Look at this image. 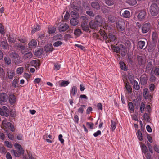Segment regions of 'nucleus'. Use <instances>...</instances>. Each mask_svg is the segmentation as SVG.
<instances>
[{
    "label": "nucleus",
    "mask_w": 159,
    "mask_h": 159,
    "mask_svg": "<svg viewBox=\"0 0 159 159\" xmlns=\"http://www.w3.org/2000/svg\"><path fill=\"white\" fill-rule=\"evenodd\" d=\"M31 65L34 66H38L39 62L37 60H33L31 62Z\"/></svg>",
    "instance_id": "obj_50"
},
{
    "label": "nucleus",
    "mask_w": 159,
    "mask_h": 159,
    "mask_svg": "<svg viewBox=\"0 0 159 159\" xmlns=\"http://www.w3.org/2000/svg\"><path fill=\"white\" fill-rule=\"evenodd\" d=\"M109 39L110 42L114 41L116 39L115 35L113 34L110 33L109 34Z\"/></svg>",
    "instance_id": "obj_33"
},
{
    "label": "nucleus",
    "mask_w": 159,
    "mask_h": 159,
    "mask_svg": "<svg viewBox=\"0 0 159 159\" xmlns=\"http://www.w3.org/2000/svg\"><path fill=\"white\" fill-rule=\"evenodd\" d=\"M86 107V106L84 105H82L78 109V111L81 114H82L84 112V109Z\"/></svg>",
    "instance_id": "obj_46"
},
{
    "label": "nucleus",
    "mask_w": 159,
    "mask_h": 159,
    "mask_svg": "<svg viewBox=\"0 0 159 159\" xmlns=\"http://www.w3.org/2000/svg\"><path fill=\"white\" fill-rule=\"evenodd\" d=\"M147 138L148 141L150 143H152L153 142L151 136V135L147 134Z\"/></svg>",
    "instance_id": "obj_63"
},
{
    "label": "nucleus",
    "mask_w": 159,
    "mask_h": 159,
    "mask_svg": "<svg viewBox=\"0 0 159 159\" xmlns=\"http://www.w3.org/2000/svg\"><path fill=\"white\" fill-rule=\"evenodd\" d=\"M145 42L144 41H140L138 43V47L141 49H142L145 45Z\"/></svg>",
    "instance_id": "obj_29"
},
{
    "label": "nucleus",
    "mask_w": 159,
    "mask_h": 159,
    "mask_svg": "<svg viewBox=\"0 0 159 159\" xmlns=\"http://www.w3.org/2000/svg\"><path fill=\"white\" fill-rule=\"evenodd\" d=\"M119 64L121 68V69L124 70L126 71L127 70V68L125 65V64L123 61L120 62Z\"/></svg>",
    "instance_id": "obj_32"
},
{
    "label": "nucleus",
    "mask_w": 159,
    "mask_h": 159,
    "mask_svg": "<svg viewBox=\"0 0 159 159\" xmlns=\"http://www.w3.org/2000/svg\"><path fill=\"white\" fill-rule=\"evenodd\" d=\"M48 33L49 34H52L54 33L56 30V28L54 27L50 26L48 27Z\"/></svg>",
    "instance_id": "obj_28"
},
{
    "label": "nucleus",
    "mask_w": 159,
    "mask_h": 159,
    "mask_svg": "<svg viewBox=\"0 0 159 159\" xmlns=\"http://www.w3.org/2000/svg\"><path fill=\"white\" fill-rule=\"evenodd\" d=\"M69 84V83L68 81L63 80L60 83L59 85L60 87H66Z\"/></svg>",
    "instance_id": "obj_37"
},
{
    "label": "nucleus",
    "mask_w": 159,
    "mask_h": 159,
    "mask_svg": "<svg viewBox=\"0 0 159 159\" xmlns=\"http://www.w3.org/2000/svg\"><path fill=\"white\" fill-rule=\"evenodd\" d=\"M69 28V26L66 23H62L59 27L58 29L60 32L66 31Z\"/></svg>",
    "instance_id": "obj_10"
},
{
    "label": "nucleus",
    "mask_w": 159,
    "mask_h": 159,
    "mask_svg": "<svg viewBox=\"0 0 159 159\" xmlns=\"http://www.w3.org/2000/svg\"><path fill=\"white\" fill-rule=\"evenodd\" d=\"M108 20L111 23H114L115 21V17L113 15H109L108 17Z\"/></svg>",
    "instance_id": "obj_39"
},
{
    "label": "nucleus",
    "mask_w": 159,
    "mask_h": 159,
    "mask_svg": "<svg viewBox=\"0 0 159 159\" xmlns=\"http://www.w3.org/2000/svg\"><path fill=\"white\" fill-rule=\"evenodd\" d=\"M62 37V35L60 34H57L54 37V39L56 40L60 39Z\"/></svg>",
    "instance_id": "obj_62"
},
{
    "label": "nucleus",
    "mask_w": 159,
    "mask_h": 159,
    "mask_svg": "<svg viewBox=\"0 0 159 159\" xmlns=\"http://www.w3.org/2000/svg\"><path fill=\"white\" fill-rule=\"evenodd\" d=\"M149 12L152 16H157L159 13V7L157 4L153 3L149 7Z\"/></svg>",
    "instance_id": "obj_3"
},
{
    "label": "nucleus",
    "mask_w": 159,
    "mask_h": 159,
    "mask_svg": "<svg viewBox=\"0 0 159 159\" xmlns=\"http://www.w3.org/2000/svg\"><path fill=\"white\" fill-rule=\"evenodd\" d=\"M2 124L3 126L5 127L6 129H9L12 132L15 131L14 126L11 123L4 120L2 121Z\"/></svg>",
    "instance_id": "obj_5"
},
{
    "label": "nucleus",
    "mask_w": 159,
    "mask_h": 159,
    "mask_svg": "<svg viewBox=\"0 0 159 159\" xmlns=\"http://www.w3.org/2000/svg\"><path fill=\"white\" fill-rule=\"evenodd\" d=\"M130 12L128 10H125L122 13V16L125 18H129L130 17Z\"/></svg>",
    "instance_id": "obj_31"
},
{
    "label": "nucleus",
    "mask_w": 159,
    "mask_h": 159,
    "mask_svg": "<svg viewBox=\"0 0 159 159\" xmlns=\"http://www.w3.org/2000/svg\"><path fill=\"white\" fill-rule=\"evenodd\" d=\"M14 146L17 150L13 149L11 151V152L13 153L15 157H19L23 155L24 150L22 148L21 145L16 143L14 144Z\"/></svg>",
    "instance_id": "obj_1"
},
{
    "label": "nucleus",
    "mask_w": 159,
    "mask_h": 159,
    "mask_svg": "<svg viewBox=\"0 0 159 159\" xmlns=\"http://www.w3.org/2000/svg\"><path fill=\"white\" fill-rule=\"evenodd\" d=\"M128 105V108H129L130 111L133 112L134 111V108L132 102H129Z\"/></svg>",
    "instance_id": "obj_38"
},
{
    "label": "nucleus",
    "mask_w": 159,
    "mask_h": 159,
    "mask_svg": "<svg viewBox=\"0 0 159 159\" xmlns=\"http://www.w3.org/2000/svg\"><path fill=\"white\" fill-rule=\"evenodd\" d=\"M141 147L142 152L145 154L148 151V149L146 146L144 144H142L141 145Z\"/></svg>",
    "instance_id": "obj_35"
},
{
    "label": "nucleus",
    "mask_w": 159,
    "mask_h": 159,
    "mask_svg": "<svg viewBox=\"0 0 159 159\" xmlns=\"http://www.w3.org/2000/svg\"><path fill=\"white\" fill-rule=\"evenodd\" d=\"M81 27L82 30L84 31H88L89 30V27L87 21H83L81 23Z\"/></svg>",
    "instance_id": "obj_12"
},
{
    "label": "nucleus",
    "mask_w": 159,
    "mask_h": 159,
    "mask_svg": "<svg viewBox=\"0 0 159 159\" xmlns=\"http://www.w3.org/2000/svg\"><path fill=\"white\" fill-rule=\"evenodd\" d=\"M158 38V35L157 33L155 32L152 33V38L153 41L156 40Z\"/></svg>",
    "instance_id": "obj_47"
},
{
    "label": "nucleus",
    "mask_w": 159,
    "mask_h": 159,
    "mask_svg": "<svg viewBox=\"0 0 159 159\" xmlns=\"http://www.w3.org/2000/svg\"><path fill=\"white\" fill-rule=\"evenodd\" d=\"M79 23V20L76 18H73L71 19L70 20L71 25L74 26L77 25Z\"/></svg>",
    "instance_id": "obj_21"
},
{
    "label": "nucleus",
    "mask_w": 159,
    "mask_h": 159,
    "mask_svg": "<svg viewBox=\"0 0 159 159\" xmlns=\"http://www.w3.org/2000/svg\"><path fill=\"white\" fill-rule=\"evenodd\" d=\"M127 3L130 6H133L136 5L137 2L136 0H128Z\"/></svg>",
    "instance_id": "obj_41"
},
{
    "label": "nucleus",
    "mask_w": 159,
    "mask_h": 159,
    "mask_svg": "<svg viewBox=\"0 0 159 159\" xmlns=\"http://www.w3.org/2000/svg\"><path fill=\"white\" fill-rule=\"evenodd\" d=\"M143 118L144 120L147 122L149 121L150 117L148 113H145L143 115Z\"/></svg>",
    "instance_id": "obj_51"
},
{
    "label": "nucleus",
    "mask_w": 159,
    "mask_h": 159,
    "mask_svg": "<svg viewBox=\"0 0 159 159\" xmlns=\"http://www.w3.org/2000/svg\"><path fill=\"white\" fill-rule=\"evenodd\" d=\"M53 49V46L51 44H48L45 46V50L47 52H52Z\"/></svg>",
    "instance_id": "obj_20"
},
{
    "label": "nucleus",
    "mask_w": 159,
    "mask_h": 159,
    "mask_svg": "<svg viewBox=\"0 0 159 159\" xmlns=\"http://www.w3.org/2000/svg\"><path fill=\"white\" fill-rule=\"evenodd\" d=\"M8 41L10 43H13L15 42L16 39L14 38L9 36L8 37Z\"/></svg>",
    "instance_id": "obj_60"
},
{
    "label": "nucleus",
    "mask_w": 159,
    "mask_h": 159,
    "mask_svg": "<svg viewBox=\"0 0 159 159\" xmlns=\"http://www.w3.org/2000/svg\"><path fill=\"white\" fill-rule=\"evenodd\" d=\"M4 60L5 63L8 65H10L11 64V61L9 58L5 57L4 58Z\"/></svg>",
    "instance_id": "obj_53"
},
{
    "label": "nucleus",
    "mask_w": 159,
    "mask_h": 159,
    "mask_svg": "<svg viewBox=\"0 0 159 159\" xmlns=\"http://www.w3.org/2000/svg\"><path fill=\"white\" fill-rule=\"evenodd\" d=\"M91 6L93 8L97 10L99 9L100 8V5L97 2L94 1L92 2Z\"/></svg>",
    "instance_id": "obj_19"
},
{
    "label": "nucleus",
    "mask_w": 159,
    "mask_h": 159,
    "mask_svg": "<svg viewBox=\"0 0 159 159\" xmlns=\"http://www.w3.org/2000/svg\"><path fill=\"white\" fill-rule=\"evenodd\" d=\"M153 66L152 62H149L147 64L146 67V71H148L150 70L152 68Z\"/></svg>",
    "instance_id": "obj_34"
},
{
    "label": "nucleus",
    "mask_w": 159,
    "mask_h": 159,
    "mask_svg": "<svg viewBox=\"0 0 159 159\" xmlns=\"http://www.w3.org/2000/svg\"><path fill=\"white\" fill-rule=\"evenodd\" d=\"M86 125L91 129H93L94 127V124L92 122H87L86 123Z\"/></svg>",
    "instance_id": "obj_58"
},
{
    "label": "nucleus",
    "mask_w": 159,
    "mask_h": 159,
    "mask_svg": "<svg viewBox=\"0 0 159 159\" xmlns=\"http://www.w3.org/2000/svg\"><path fill=\"white\" fill-rule=\"evenodd\" d=\"M18 40L22 43H25L27 41L26 38L25 37H20L19 38Z\"/></svg>",
    "instance_id": "obj_55"
},
{
    "label": "nucleus",
    "mask_w": 159,
    "mask_h": 159,
    "mask_svg": "<svg viewBox=\"0 0 159 159\" xmlns=\"http://www.w3.org/2000/svg\"><path fill=\"white\" fill-rule=\"evenodd\" d=\"M133 87L136 90H138L140 89V86H139L138 82L135 80L134 81Z\"/></svg>",
    "instance_id": "obj_40"
},
{
    "label": "nucleus",
    "mask_w": 159,
    "mask_h": 159,
    "mask_svg": "<svg viewBox=\"0 0 159 159\" xmlns=\"http://www.w3.org/2000/svg\"><path fill=\"white\" fill-rule=\"evenodd\" d=\"M99 33L101 36L103 37L104 39L106 40L107 39V36L104 31L100 30L99 31Z\"/></svg>",
    "instance_id": "obj_30"
},
{
    "label": "nucleus",
    "mask_w": 159,
    "mask_h": 159,
    "mask_svg": "<svg viewBox=\"0 0 159 159\" xmlns=\"http://www.w3.org/2000/svg\"><path fill=\"white\" fill-rule=\"evenodd\" d=\"M24 71V68L22 67H20L17 68L16 70V73L19 75L21 74Z\"/></svg>",
    "instance_id": "obj_45"
},
{
    "label": "nucleus",
    "mask_w": 159,
    "mask_h": 159,
    "mask_svg": "<svg viewBox=\"0 0 159 159\" xmlns=\"http://www.w3.org/2000/svg\"><path fill=\"white\" fill-rule=\"evenodd\" d=\"M137 135L138 139L139 141H142L143 140V136L142 133L140 130H137Z\"/></svg>",
    "instance_id": "obj_23"
},
{
    "label": "nucleus",
    "mask_w": 159,
    "mask_h": 159,
    "mask_svg": "<svg viewBox=\"0 0 159 159\" xmlns=\"http://www.w3.org/2000/svg\"><path fill=\"white\" fill-rule=\"evenodd\" d=\"M116 27L117 29L119 31H124L125 30V23L122 19L121 18L118 19L116 23Z\"/></svg>",
    "instance_id": "obj_4"
},
{
    "label": "nucleus",
    "mask_w": 159,
    "mask_h": 159,
    "mask_svg": "<svg viewBox=\"0 0 159 159\" xmlns=\"http://www.w3.org/2000/svg\"><path fill=\"white\" fill-rule=\"evenodd\" d=\"M146 15V12L145 10H141L139 12L138 16L137 18L139 20H144L145 17Z\"/></svg>",
    "instance_id": "obj_8"
},
{
    "label": "nucleus",
    "mask_w": 159,
    "mask_h": 159,
    "mask_svg": "<svg viewBox=\"0 0 159 159\" xmlns=\"http://www.w3.org/2000/svg\"><path fill=\"white\" fill-rule=\"evenodd\" d=\"M111 126L112 130H114L116 127V123L115 122L113 121V120H111Z\"/></svg>",
    "instance_id": "obj_48"
},
{
    "label": "nucleus",
    "mask_w": 159,
    "mask_h": 159,
    "mask_svg": "<svg viewBox=\"0 0 159 159\" xmlns=\"http://www.w3.org/2000/svg\"><path fill=\"white\" fill-rule=\"evenodd\" d=\"M0 33L3 35L5 33L4 27L1 24H0Z\"/></svg>",
    "instance_id": "obj_54"
},
{
    "label": "nucleus",
    "mask_w": 159,
    "mask_h": 159,
    "mask_svg": "<svg viewBox=\"0 0 159 159\" xmlns=\"http://www.w3.org/2000/svg\"><path fill=\"white\" fill-rule=\"evenodd\" d=\"M111 48L116 53L121 52V55L123 57L125 56L126 50L124 45L123 44H120L119 46L111 45Z\"/></svg>",
    "instance_id": "obj_2"
},
{
    "label": "nucleus",
    "mask_w": 159,
    "mask_h": 159,
    "mask_svg": "<svg viewBox=\"0 0 159 159\" xmlns=\"http://www.w3.org/2000/svg\"><path fill=\"white\" fill-rule=\"evenodd\" d=\"M105 2L108 6L112 5L114 3V2L113 0H105Z\"/></svg>",
    "instance_id": "obj_49"
},
{
    "label": "nucleus",
    "mask_w": 159,
    "mask_h": 159,
    "mask_svg": "<svg viewBox=\"0 0 159 159\" xmlns=\"http://www.w3.org/2000/svg\"><path fill=\"white\" fill-rule=\"evenodd\" d=\"M145 108V105L144 103L143 102H141L140 106V110L142 113L143 112Z\"/></svg>",
    "instance_id": "obj_43"
},
{
    "label": "nucleus",
    "mask_w": 159,
    "mask_h": 159,
    "mask_svg": "<svg viewBox=\"0 0 159 159\" xmlns=\"http://www.w3.org/2000/svg\"><path fill=\"white\" fill-rule=\"evenodd\" d=\"M7 95L5 93H1L0 94V101L3 102H6L7 101Z\"/></svg>",
    "instance_id": "obj_16"
},
{
    "label": "nucleus",
    "mask_w": 159,
    "mask_h": 159,
    "mask_svg": "<svg viewBox=\"0 0 159 159\" xmlns=\"http://www.w3.org/2000/svg\"><path fill=\"white\" fill-rule=\"evenodd\" d=\"M9 110L7 107L5 106L2 107V109L0 107V115L2 116H5L8 117L9 116Z\"/></svg>",
    "instance_id": "obj_6"
},
{
    "label": "nucleus",
    "mask_w": 159,
    "mask_h": 159,
    "mask_svg": "<svg viewBox=\"0 0 159 159\" xmlns=\"http://www.w3.org/2000/svg\"><path fill=\"white\" fill-rule=\"evenodd\" d=\"M43 52V49H39L35 51V55L37 56H39L42 54Z\"/></svg>",
    "instance_id": "obj_44"
},
{
    "label": "nucleus",
    "mask_w": 159,
    "mask_h": 159,
    "mask_svg": "<svg viewBox=\"0 0 159 159\" xmlns=\"http://www.w3.org/2000/svg\"><path fill=\"white\" fill-rule=\"evenodd\" d=\"M95 21L99 26H101L102 24L103 19L101 16L99 15H97L95 17Z\"/></svg>",
    "instance_id": "obj_13"
},
{
    "label": "nucleus",
    "mask_w": 159,
    "mask_h": 159,
    "mask_svg": "<svg viewBox=\"0 0 159 159\" xmlns=\"http://www.w3.org/2000/svg\"><path fill=\"white\" fill-rule=\"evenodd\" d=\"M25 159H34V158L32 157L31 153L27 152V155L25 157H24Z\"/></svg>",
    "instance_id": "obj_56"
},
{
    "label": "nucleus",
    "mask_w": 159,
    "mask_h": 159,
    "mask_svg": "<svg viewBox=\"0 0 159 159\" xmlns=\"http://www.w3.org/2000/svg\"><path fill=\"white\" fill-rule=\"evenodd\" d=\"M62 42L61 41H57L53 43V46L54 47H58L62 44Z\"/></svg>",
    "instance_id": "obj_61"
},
{
    "label": "nucleus",
    "mask_w": 159,
    "mask_h": 159,
    "mask_svg": "<svg viewBox=\"0 0 159 159\" xmlns=\"http://www.w3.org/2000/svg\"><path fill=\"white\" fill-rule=\"evenodd\" d=\"M7 73V76L10 79H12L15 74V71L13 70H9Z\"/></svg>",
    "instance_id": "obj_17"
},
{
    "label": "nucleus",
    "mask_w": 159,
    "mask_h": 159,
    "mask_svg": "<svg viewBox=\"0 0 159 159\" xmlns=\"http://www.w3.org/2000/svg\"><path fill=\"white\" fill-rule=\"evenodd\" d=\"M153 148L154 150L159 153V146L157 144H155Z\"/></svg>",
    "instance_id": "obj_64"
},
{
    "label": "nucleus",
    "mask_w": 159,
    "mask_h": 159,
    "mask_svg": "<svg viewBox=\"0 0 159 159\" xmlns=\"http://www.w3.org/2000/svg\"><path fill=\"white\" fill-rule=\"evenodd\" d=\"M10 57L13 59L17 58L19 57V55L16 53L15 52H13L10 54Z\"/></svg>",
    "instance_id": "obj_25"
},
{
    "label": "nucleus",
    "mask_w": 159,
    "mask_h": 159,
    "mask_svg": "<svg viewBox=\"0 0 159 159\" xmlns=\"http://www.w3.org/2000/svg\"><path fill=\"white\" fill-rule=\"evenodd\" d=\"M143 95L145 99H150L152 98L151 95L148 94V90L147 89H145L143 91Z\"/></svg>",
    "instance_id": "obj_14"
},
{
    "label": "nucleus",
    "mask_w": 159,
    "mask_h": 159,
    "mask_svg": "<svg viewBox=\"0 0 159 159\" xmlns=\"http://www.w3.org/2000/svg\"><path fill=\"white\" fill-rule=\"evenodd\" d=\"M137 58L138 63L139 64L143 65L145 64V60L142 57L139 56L137 57Z\"/></svg>",
    "instance_id": "obj_22"
},
{
    "label": "nucleus",
    "mask_w": 159,
    "mask_h": 159,
    "mask_svg": "<svg viewBox=\"0 0 159 159\" xmlns=\"http://www.w3.org/2000/svg\"><path fill=\"white\" fill-rule=\"evenodd\" d=\"M90 27L91 29L96 28L98 26H100L95 21H91L89 24Z\"/></svg>",
    "instance_id": "obj_18"
},
{
    "label": "nucleus",
    "mask_w": 159,
    "mask_h": 159,
    "mask_svg": "<svg viewBox=\"0 0 159 159\" xmlns=\"http://www.w3.org/2000/svg\"><path fill=\"white\" fill-rule=\"evenodd\" d=\"M61 68V65L57 63H54V69L55 70H57L60 69Z\"/></svg>",
    "instance_id": "obj_52"
},
{
    "label": "nucleus",
    "mask_w": 159,
    "mask_h": 159,
    "mask_svg": "<svg viewBox=\"0 0 159 159\" xmlns=\"http://www.w3.org/2000/svg\"><path fill=\"white\" fill-rule=\"evenodd\" d=\"M37 45V42L34 39L32 40L28 43L29 47L30 48H35Z\"/></svg>",
    "instance_id": "obj_15"
},
{
    "label": "nucleus",
    "mask_w": 159,
    "mask_h": 159,
    "mask_svg": "<svg viewBox=\"0 0 159 159\" xmlns=\"http://www.w3.org/2000/svg\"><path fill=\"white\" fill-rule=\"evenodd\" d=\"M9 101L11 105L15 104L16 100L15 96L13 94H10L8 97Z\"/></svg>",
    "instance_id": "obj_11"
},
{
    "label": "nucleus",
    "mask_w": 159,
    "mask_h": 159,
    "mask_svg": "<svg viewBox=\"0 0 159 159\" xmlns=\"http://www.w3.org/2000/svg\"><path fill=\"white\" fill-rule=\"evenodd\" d=\"M125 88L127 91H128L129 93H131L132 92V88L129 84H126Z\"/></svg>",
    "instance_id": "obj_42"
},
{
    "label": "nucleus",
    "mask_w": 159,
    "mask_h": 159,
    "mask_svg": "<svg viewBox=\"0 0 159 159\" xmlns=\"http://www.w3.org/2000/svg\"><path fill=\"white\" fill-rule=\"evenodd\" d=\"M32 57V54L31 52H29L24 54L23 58L25 59H30Z\"/></svg>",
    "instance_id": "obj_27"
},
{
    "label": "nucleus",
    "mask_w": 159,
    "mask_h": 159,
    "mask_svg": "<svg viewBox=\"0 0 159 159\" xmlns=\"http://www.w3.org/2000/svg\"><path fill=\"white\" fill-rule=\"evenodd\" d=\"M151 27V24L150 23H147L144 24L142 26V32L143 34L148 32Z\"/></svg>",
    "instance_id": "obj_7"
},
{
    "label": "nucleus",
    "mask_w": 159,
    "mask_h": 159,
    "mask_svg": "<svg viewBox=\"0 0 159 159\" xmlns=\"http://www.w3.org/2000/svg\"><path fill=\"white\" fill-rule=\"evenodd\" d=\"M5 144L6 146L9 148H11L13 147V145L8 141H5Z\"/></svg>",
    "instance_id": "obj_57"
},
{
    "label": "nucleus",
    "mask_w": 159,
    "mask_h": 159,
    "mask_svg": "<svg viewBox=\"0 0 159 159\" xmlns=\"http://www.w3.org/2000/svg\"><path fill=\"white\" fill-rule=\"evenodd\" d=\"M81 33V30L79 29H76L74 31V34L77 37L80 36Z\"/></svg>",
    "instance_id": "obj_36"
},
{
    "label": "nucleus",
    "mask_w": 159,
    "mask_h": 159,
    "mask_svg": "<svg viewBox=\"0 0 159 159\" xmlns=\"http://www.w3.org/2000/svg\"><path fill=\"white\" fill-rule=\"evenodd\" d=\"M78 89L76 86H73L70 89V96L72 98L75 96L77 93Z\"/></svg>",
    "instance_id": "obj_9"
},
{
    "label": "nucleus",
    "mask_w": 159,
    "mask_h": 159,
    "mask_svg": "<svg viewBox=\"0 0 159 159\" xmlns=\"http://www.w3.org/2000/svg\"><path fill=\"white\" fill-rule=\"evenodd\" d=\"M1 45L4 49H7L8 48V45L7 41H3L1 42Z\"/></svg>",
    "instance_id": "obj_26"
},
{
    "label": "nucleus",
    "mask_w": 159,
    "mask_h": 159,
    "mask_svg": "<svg viewBox=\"0 0 159 159\" xmlns=\"http://www.w3.org/2000/svg\"><path fill=\"white\" fill-rule=\"evenodd\" d=\"M5 131L7 133L8 137L11 140H13L14 138L13 135L12 134H10V133H9L8 131L7 130H6Z\"/></svg>",
    "instance_id": "obj_59"
},
{
    "label": "nucleus",
    "mask_w": 159,
    "mask_h": 159,
    "mask_svg": "<svg viewBox=\"0 0 159 159\" xmlns=\"http://www.w3.org/2000/svg\"><path fill=\"white\" fill-rule=\"evenodd\" d=\"M40 29V27L38 25H34V27L32 28V30L31 32L32 34L35 33L36 31H39Z\"/></svg>",
    "instance_id": "obj_24"
}]
</instances>
